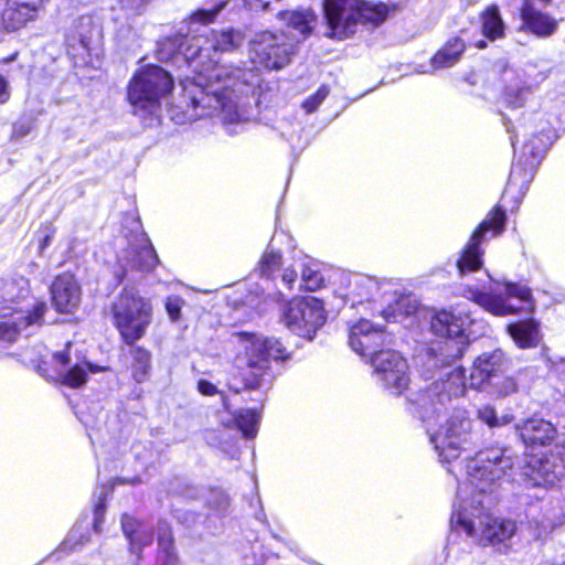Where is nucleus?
<instances>
[{"label": "nucleus", "instance_id": "obj_1", "mask_svg": "<svg viewBox=\"0 0 565 565\" xmlns=\"http://www.w3.org/2000/svg\"><path fill=\"white\" fill-rule=\"evenodd\" d=\"M244 38H205V45L192 55L191 65L196 75L184 86L189 99L188 110L181 117L172 115L179 124L217 114L224 124L247 121L250 116L249 94L259 84L254 68H233L220 64V53L241 46Z\"/></svg>", "mask_w": 565, "mask_h": 565}, {"label": "nucleus", "instance_id": "obj_2", "mask_svg": "<svg viewBox=\"0 0 565 565\" xmlns=\"http://www.w3.org/2000/svg\"><path fill=\"white\" fill-rule=\"evenodd\" d=\"M514 460L501 448L479 451L466 465V480L459 483L450 518L452 533L465 534L472 542L507 551V542L516 531L515 522L499 520L488 513L483 497L504 479H515Z\"/></svg>", "mask_w": 565, "mask_h": 565}, {"label": "nucleus", "instance_id": "obj_3", "mask_svg": "<svg viewBox=\"0 0 565 565\" xmlns=\"http://www.w3.org/2000/svg\"><path fill=\"white\" fill-rule=\"evenodd\" d=\"M431 331L445 338L443 347L431 349L439 351L444 358V369L427 390L413 393L409 397L408 411L422 422L427 423L439 417L452 397L462 396L466 392V376L461 367H451L450 363L462 356L471 339L484 333L486 324L471 318L467 303H457L437 311L430 321Z\"/></svg>", "mask_w": 565, "mask_h": 565}, {"label": "nucleus", "instance_id": "obj_4", "mask_svg": "<svg viewBox=\"0 0 565 565\" xmlns=\"http://www.w3.org/2000/svg\"><path fill=\"white\" fill-rule=\"evenodd\" d=\"M324 17L319 22L312 10L285 11L279 20L288 28L301 34L322 33L335 35V32L354 34L370 31L367 25L376 26L387 17V7L383 3L372 4L361 0H324Z\"/></svg>", "mask_w": 565, "mask_h": 565}, {"label": "nucleus", "instance_id": "obj_5", "mask_svg": "<svg viewBox=\"0 0 565 565\" xmlns=\"http://www.w3.org/2000/svg\"><path fill=\"white\" fill-rule=\"evenodd\" d=\"M50 353L47 349L39 344L32 349L24 351L23 362L34 367L40 375L46 379L60 380L68 387H81L87 382L88 374H95L105 371L107 367L94 364L79 355H73L72 344L66 343L63 351L55 352L51 355L54 364L55 374H51L49 370L47 358Z\"/></svg>", "mask_w": 565, "mask_h": 565}, {"label": "nucleus", "instance_id": "obj_6", "mask_svg": "<svg viewBox=\"0 0 565 565\" xmlns=\"http://www.w3.org/2000/svg\"><path fill=\"white\" fill-rule=\"evenodd\" d=\"M487 276L489 279L488 286L467 285L462 292L463 297L495 317L514 315L523 308L513 305L510 301L511 299H516L526 309L533 310L532 292L526 285L497 280L489 273Z\"/></svg>", "mask_w": 565, "mask_h": 565}, {"label": "nucleus", "instance_id": "obj_7", "mask_svg": "<svg viewBox=\"0 0 565 565\" xmlns=\"http://www.w3.org/2000/svg\"><path fill=\"white\" fill-rule=\"evenodd\" d=\"M172 87V77L160 66L151 65L140 70L128 86V100L134 114L141 119L157 116L161 99Z\"/></svg>", "mask_w": 565, "mask_h": 565}, {"label": "nucleus", "instance_id": "obj_8", "mask_svg": "<svg viewBox=\"0 0 565 565\" xmlns=\"http://www.w3.org/2000/svg\"><path fill=\"white\" fill-rule=\"evenodd\" d=\"M111 322L122 341L132 345L145 337L152 320L151 301L135 290L124 289L110 306Z\"/></svg>", "mask_w": 565, "mask_h": 565}, {"label": "nucleus", "instance_id": "obj_9", "mask_svg": "<svg viewBox=\"0 0 565 565\" xmlns=\"http://www.w3.org/2000/svg\"><path fill=\"white\" fill-rule=\"evenodd\" d=\"M235 340L238 348L244 350L243 363L252 376L246 379L247 388H256L263 384L270 361H284L289 356L284 344L275 338L244 332L236 334Z\"/></svg>", "mask_w": 565, "mask_h": 565}, {"label": "nucleus", "instance_id": "obj_10", "mask_svg": "<svg viewBox=\"0 0 565 565\" xmlns=\"http://www.w3.org/2000/svg\"><path fill=\"white\" fill-rule=\"evenodd\" d=\"M471 425L467 411L457 408L436 431L427 428L430 443L441 462H451L468 448L472 441Z\"/></svg>", "mask_w": 565, "mask_h": 565}, {"label": "nucleus", "instance_id": "obj_11", "mask_svg": "<svg viewBox=\"0 0 565 565\" xmlns=\"http://www.w3.org/2000/svg\"><path fill=\"white\" fill-rule=\"evenodd\" d=\"M323 302L316 297L296 298L281 310L285 326L295 334L311 340L326 322Z\"/></svg>", "mask_w": 565, "mask_h": 565}, {"label": "nucleus", "instance_id": "obj_12", "mask_svg": "<svg viewBox=\"0 0 565 565\" xmlns=\"http://www.w3.org/2000/svg\"><path fill=\"white\" fill-rule=\"evenodd\" d=\"M505 220V211L501 206H495L479 224L457 259L456 265L461 277L477 271L482 267L483 250L480 245L487 239L489 233L491 237L500 235L504 230Z\"/></svg>", "mask_w": 565, "mask_h": 565}, {"label": "nucleus", "instance_id": "obj_13", "mask_svg": "<svg viewBox=\"0 0 565 565\" xmlns=\"http://www.w3.org/2000/svg\"><path fill=\"white\" fill-rule=\"evenodd\" d=\"M552 137V128H542L539 135L535 136V140H537V142L531 141V143H525L523 146L520 158L512 164L507 184V192L516 189L519 193L522 195L524 194L530 182L534 178L535 169L545 153Z\"/></svg>", "mask_w": 565, "mask_h": 565}, {"label": "nucleus", "instance_id": "obj_14", "mask_svg": "<svg viewBox=\"0 0 565 565\" xmlns=\"http://www.w3.org/2000/svg\"><path fill=\"white\" fill-rule=\"evenodd\" d=\"M376 381L392 394L399 395L409 383L406 360L396 351L381 350L370 361Z\"/></svg>", "mask_w": 565, "mask_h": 565}, {"label": "nucleus", "instance_id": "obj_15", "mask_svg": "<svg viewBox=\"0 0 565 565\" xmlns=\"http://www.w3.org/2000/svg\"><path fill=\"white\" fill-rule=\"evenodd\" d=\"M29 294V281L23 277L2 281L0 285V318L12 321L26 316L28 311L33 313L35 305L43 303V301L26 302ZM44 305L46 306L45 302Z\"/></svg>", "mask_w": 565, "mask_h": 565}, {"label": "nucleus", "instance_id": "obj_16", "mask_svg": "<svg viewBox=\"0 0 565 565\" xmlns=\"http://www.w3.org/2000/svg\"><path fill=\"white\" fill-rule=\"evenodd\" d=\"M289 38H259L249 42L250 61L254 68L263 66L268 70L282 68L290 62L294 44Z\"/></svg>", "mask_w": 565, "mask_h": 565}, {"label": "nucleus", "instance_id": "obj_17", "mask_svg": "<svg viewBox=\"0 0 565 565\" xmlns=\"http://www.w3.org/2000/svg\"><path fill=\"white\" fill-rule=\"evenodd\" d=\"M324 282L321 265L309 257L297 260L292 266L285 267L280 275L281 288L286 290L316 291Z\"/></svg>", "mask_w": 565, "mask_h": 565}, {"label": "nucleus", "instance_id": "obj_18", "mask_svg": "<svg viewBox=\"0 0 565 565\" xmlns=\"http://www.w3.org/2000/svg\"><path fill=\"white\" fill-rule=\"evenodd\" d=\"M385 333L382 328L374 326L366 319H361L350 328L349 344L354 352L364 358L379 353L385 342Z\"/></svg>", "mask_w": 565, "mask_h": 565}, {"label": "nucleus", "instance_id": "obj_19", "mask_svg": "<svg viewBox=\"0 0 565 565\" xmlns=\"http://www.w3.org/2000/svg\"><path fill=\"white\" fill-rule=\"evenodd\" d=\"M509 360L504 352L497 349L492 352L480 354L473 362L469 377V385L473 388H481L502 375L509 369Z\"/></svg>", "mask_w": 565, "mask_h": 565}, {"label": "nucleus", "instance_id": "obj_20", "mask_svg": "<svg viewBox=\"0 0 565 565\" xmlns=\"http://www.w3.org/2000/svg\"><path fill=\"white\" fill-rule=\"evenodd\" d=\"M503 87V102L512 108L522 107L531 87L537 82L530 72L521 68L505 66L501 71Z\"/></svg>", "mask_w": 565, "mask_h": 565}, {"label": "nucleus", "instance_id": "obj_21", "mask_svg": "<svg viewBox=\"0 0 565 565\" xmlns=\"http://www.w3.org/2000/svg\"><path fill=\"white\" fill-rule=\"evenodd\" d=\"M40 0H8L2 12L0 31L17 32L36 18Z\"/></svg>", "mask_w": 565, "mask_h": 565}, {"label": "nucleus", "instance_id": "obj_22", "mask_svg": "<svg viewBox=\"0 0 565 565\" xmlns=\"http://www.w3.org/2000/svg\"><path fill=\"white\" fill-rule=\"evenodd\" d=\"M159 262L158 255L143 231H140L129 239L126 266L142 271L152 270Z\"/></svg>", "mask_w": 565, "mask_h": 565}, {"label": "nucleus", "instance_id": "obj_23", "mask_svg": "<svg viewBox=\"0 0 565 565\" xmlns=\"http://www.w3.org/2000/svg\"><path fill=\"white\" fill-rule=\"evenodd\" d=\"M54 307L60 312H72L81 302V287L71 274L57 276L51 285Z\"/></svg>", "mask_w": 565, "mask_h": 565}, {"label": "nucleus", "instance_id": "obj_24", "mask_svg": "<svg viewBox=\"0 0 565 565\" xmlns=\"http://www.w3.org/2000/svg\"><path fill=\"white\" fill-rule=\"evenodd\" d=\"M342 279L345 285L342 297L347 302H351L352 307L374 299L381 288L375 278L363 274H345Z\"/></svg>", "mask_w": 565, "mask_h": 565}, {"label": "nucleus", "instance_id": "obj_25", "mask_svg": "<svg viewBox=\"0 0 565 565\" xmlns=\"http://www.w3.org/2000/svg\"><path fill=\"white\" fill-rule=\"evenodd\" d=\"M522 28L535 35H551L557 30V20L535 8L533 0H523L521 7Z\"/></svg>", "mask_w": 565, "mask_h": 565}, {"label": "nucleus", "instance_id": "obj_26", "mask_svg": "<svg viewBox=\"0 0 565 565\" xmlns=\"http://www.w3.org/2000/svg\"><path fill=\"white\" fill-rule=\"evenodd\" d=\"M47 309L44 303H38L33 313L28 311L26 316H22L19 320H3L0 318V340L12 342L17 335L30 327L41 326L43 316Z\"/></svg>", "mask_w": 565, "mask_h": 565}, {"label": "nucleus", "instance_id": "obj_27", "mask_svg": "<svg viewBox=\"0 0 565 565\" xmlns=\"http://www.w3.org/2000/svg\"><path fill=\"white\" fill-rule=\"evenodd\" d=\"M465 47L466 45L461 38H452L430 58L427 68L417 70L416 72L427 74L451 67L459 61Z\"/></svg>", "mask_w": 565, "mask_h": 565}, {"label": "nucleus", "instance_id": "obj_28", "mask_svg": "<svg viewBox=\"0 0 565 565\" xmlns=\"http://www.w3.org/2000/svg\"><path fill=\"white\" fill-rule=\"evenodd\" d=\"M520 436L526 445H546L556 435V428L551 422L533 417L522 424Z\"/></svg>", "mask_w": 565, "mask_h": 565}, {"label": "nucleus", "instance_id": "obj_29", "mask_svg": "<svg viewBox=\"0 0 565 565\" xmlns=\"http://www.w3.org/2000/svg\"><path fill=\"white\" fill-rule=\"evenodd\" d=\"M121 527L125 536L129 541L132 553L139 554L143 547L152 543L153 535L148 524L139 522L128 514H124Z\"/></svg>", "mask_w": 565, "mask_h": 565}, {"label": "nucleus", "instance_id": "obj_30", "mask_svg": "<svg viewBox=\"0 0 565 565\" xmlns=\"http://www.w3.org/2000/svg\"><path fill=\"white\" fill-rule=\"evenodd\" d=\"M157 565H180L171 526L160 521L157 527Z\"/></svg>", "mask_w": 565, "mask_h": 565}, {"label": "nucleus", "instance_id": "obj_31", "mask_svg": "<svg viewBox=\"0 0 565 565\" xmlns=\"http://www.w3.org/2000/svg\"><path fill=\"white\" fill-rule=\"evenodd\" d=\"M556 472L550 471L548 461H531L520 473V480L529 487H542L553 484Z\"/></svg>", "mask_w": 565, "mask_h": 565}, {"label": "nucleus", "instance_id": "obj_32", "mask_svg": "<svg viewBox=\"0 0 565 565\" xmlns=\"http://www.w3.org/2000/svg\"><path fill=\"white\" fill-rule=\"evenodd\" d=\"M508 331L521 349L535 348L540 342L539 324L532 319L509 324Z\"/></svg>", "mask_w": 565, "mask_h": 565}, {"label": "nucleus", "instance_id": "obj_33", "mask_svg": "<svg viewBox=\"0 0 565 565\" xmlns=\"http://www.w3.org/2000/svg\"><path fill=\"white\" fill-rule=\"evenodd\" d=\"M132 376L136 382L142 383L147 380L150 370V353L141 347H131Z\"/></svg>", "mask_w": 565, "mask_h": 565}, {"label": "nucleus", "instance_id": "obj_34", "mask_svg": "<svg viewBox=\"0 0 565 565\" xmlns=\"http://www.w3.org/2000/svg\"><path fill=\"white\" fill-rule=\"evenodd\" d=\"M482 35H503L504 23L498 7L487 8L480 15Z\"/></svg>", "mask_w": 565, "mask_h": 565}, {"label": "nucleus", "instance_id": "obj_35", "mask_svg": "<svg viewBox=\"0 0 565 565\" xmlns=\"http://www.w3.org/2000/svg\"><path fill=\"white\" fill-rule=\"evenodd\" d=\"M281 265V255L277 252H274L271 249H267L262 259L259 260L258 265V271L262 277L266 279H273L276 280L277 278L280 279V275L284 270L280 269Z\"/></svg>", "mask_w": 565, "mask_h": 565}, {"label": "nucleus", "instance_id": "obj_36", "mask_svg": "<svg viewBox=\"0 0 565 565\" xmlns=\"http://www.w3.org/2000/svg\"><path fill=\"white\" fill-rule=\"evenodd\" d=\"M234 425L246 438H254L258 430L259 415L254 409H242L233 415Z\"/></svg>", "mask_w": 565, "mask_h": 565}, {"label": "nucleus", "instance_id": "obj_37", "mask_svg": "<svg viewBox=\"0 0 565 565\" xmlns=\"http://www.w3.org/2000/svg\"><path fill=\"white\" fill-rule=\"evenodd\" d=\"M225 3L222 2L211 9H200L188 19V32H199L201 25H207L215 21L216 15L222 11Z\"/></svg>", "mask_w": 565, "mask_h": 565}, {"label": "nucleus", "instance_id": "obj_38", "mask_svg": "<svg viewBox=\"0 0 565 565\" xmlns=\"http://www.w3.org/2000/svg\"><path fill=\"white\" fill-rule=\"evenodd\" d=\"M489 385L491 386L492 393L498 397H505L518 391V383L512 376L498 375Z\"/></svg>", "mask_w": 565, "mask_h": 565}, {"label": "nucleus", "instance_id": "obj_39", "mask_svg": "<svg viewBox=\"0 0 565 565\" xmlns=\"http://www.w3.org/2000/svg\"><path fill=\"white\" fill-rule=\"evenodd\" d=\"M478 418L491 428L504 426L511 420L509 416L499 417L494 407L490 405L478 409Z\"/></svg>", "mask_w": 565, "mask_h": 565}, {"label": "nucleus", "instance_id": "obj_40", "mask_svg": "<svg viewBox=\"0 0 565 565\" xmlns=\"http://www.w3.org/2000/svg\"><path fill=\"white\" fill-rule=\"evenodd\" d=\"M88 525L83 526L82 523H77L71 531L68 537L64 541V547H68L71 550L75 548L78 545H84L88 542Z\"/></svg>", "mask_w": 565, "mask_h": 565}, {"label": "nucleus", "instance_id": "obj_41", "mask_svg": "<svg viewBox=\"0 0 565 565\" xmlns=\"http://www.w3.org/2000/svg\"><path fill=\"white\" fill-rule=\"evenodd\" d=\"M330 89L328 86L322 85L319 89L307 99L302 102V108L307 114L315 113L323 100L328 97Z\"/></svg>", "mask_w": 565, "mask_h": 565}, {"label": "nucleus", "instance_id": "obj_42", "mask_svg": "<svg viewBox=\"0 0 565 565\" xmlns=\"http://www.w3.org/2000/svg\"><path fill=\"white\" fill-rule=\"evenodd\" d=\"M183 306L184 300L179 296H169L166 299L164 307L171 321L177 322L180 320Z\"/></svg>", "mask_w": 565, "mask_h": 565}, {"label": "nucleus", "instance_id": "obj_43", "mask_svg": "<svg viewBox=\"0 0 565 565\" xmlns=\"http://www.w3.org/2000/svg\"><path fill=\"white\" fill-rule=\"evenodd\" d=\"M76 32L78 35H86L92 33H100V25L90 15L81 17L77 21Z\"/></svg>", "mask_w": 565, "mask_h": 565}, {"label": "nucleus", "instance_id": "obj_44", "mask_svg": "<svg viewBox=\"0 0 565 565\" xmlns=\"http://www.w3.org/2000/svg\"><path fill=\"white\" fill-rule=\"evenodd\" d=\"M106 499V490L103 489L99 494L98 503L95 507L94 511V530L99 532L100 523L103 522V515L105 511L104 500Z\"/></svg>", "mask_w": 565, "mask_h": 565}, {"label": "nucleus", "instance_id": "obj_45", "mask_svg": "<svg viewBox=\"0 0 565 565\" xmlns=\"http://www.w3.org/2000/svg\"><path fill=\"white\" fill-rule=\"evenodd\" d=\"M198 390L202 395L205 396H214L218 393L217 387L206 380H200L198 382Z\"/></svg>", "mask_w": 565, "mask_h": 565}, {"label": "nucleus", "instance_id": "obj_46", "mask_svg": "<svg viewBox=\"0 0 565 565\" xmlns=\"http://www.w3.org/2000/svg\"><path fill=\"white\" fill-rule=\"evenodd\" d=\"M271 0H244L246 7L250 10H265L268 8Z\"/></svg>", "mask_w": 565, "mask_h": 565}, {"label": "nucleus", "instance_id": "obj_47", "mask_svg": "<svg viewBox=\"0 0 565 565\" xmlns=\"http://www.w3.org/2000/svg\"><path fill=\"white\" fill-rule=\"evenodd\" d=\"M9 98L8 84L6 79L0 76V103H4Z\"/></svg>", "mask_w": 565, "mask_h": 565}, {"label": "nucleus", "instance_id": "obj_48", "mask_svg": "<svg viewBox=\"0 0 565 565\" xmlns=\"http://www.w3.org/2000/svg\"><path fill=\"white\" fill-rule=\"evenodd\" d=\"M255 518L260 522L263 523L264 525H266L267 527H270L269 526V522H268V519L265 514V511L263 509V507L260 505L259 508V511L255 514Z\"/></svg>", "mask_w": 565, "mask_h": 565}, {"label": "nucleus", "instance_id": "obj_49", "mask_svg": "<svg viewBox=\"0 0 565 565\" xmlns=\"http://www.w3.org/2000/svg\"><path fill=\"white\" fill-rule=\"evenodd\" d=\"M504 125L507 126L508 131L512 134L510 138H511L512 146L514 147L515 146V140H516L518 136H516V134L511 131V129H510V127H509V125L507 122Z\"/></svg>", "mask_w": 565, "mask_h": 565}, {"label": "nucleus", "instance_id": "obj_50", "mask_svg": "<svg viewBox=\"0 0 565 565\" xmlns=\"http://www.w3.org/2000/svg\"><path fill=\"white\" fill-rule=\"evenodd\" d=\"M383 316L384 318L390 321L391 319H393L394 321L396 320L395 316L391 315L388 311L384 310L383 311Z\"/></svg>", "mask_w": 565, "mask_h": 565}, {"label": "nucleus", "instance_id": "obj_51", "mask_svg": "<svg viewBox=\"0 0 565 565\" xmlns=\"http://www.w3.org/2000/svg\"><path fill=\"white\" fill-rule=\"evenodd\" d=\"M476 46L479 47V49L486 47L487 46L486 41H483V40L478 41Z\"/></svg>", "mask_w": 565, "mask_h": 565}, {"label": "nucleus", "instance_id": "obj_52", "mask_svg": "<svg viewBox=\"0 0 565 565\" xmlns=\"http://www.w3.org/2000/svg\"><path fill=\"white\" fill-rule=\"evenodd\" d=\"M437 360H438V358H437V355H435L433 358H429L428 363L431 364V365H436L437 364Z\"/></svg>", "mask_w": 565, "mask_h": 565}, {"label": "nucleus", "instance_id": "obj_53", "mask_svg": "<svg viewBox=\"0 0 565 565\" xmlns=\"http://www.w3.org/2000/svg\"><path fill=\"white\" fill-rule=\"evenodd\" d=\"M543 6H550L553 0H539Z\"/></svg>", "mask_w": 565, "mask_h": 565}, {"label": "nucleus", "instance_id": "obj_54", "mask_svg": "<svg viewBox=\"0 0 565 565\" xmlns=\"http://www.w3.org/2000/svg\"><path fill=\"white\" fill-rule=\"evenodd\" d=\"M271 536L278 541H281V542H285L280 536H278L277 534H275L274 532H271Z\"/></svg>", "mask_w": 565, "mask_h": 565}, {"label": "nucleus", "instance_id": "obj_55", "mask_svg": "<svg viewBox=\"0 0 565 565\" xmlns=\"http://www.w3.org/2000/svg\"><path fill=\"white\" fill-rule=\"evenodd\" d=\"M222 35L231 36V35H233V34H232V32L230 31V32H224V33H222Z\"/></svg>", "mask_w": 565, "mask_h": 565}, {"label": "nucleus", "instance_id": "obj_56", "mask_svg": "<svg viewBox=\"0 0 565 565\" xmlns=\"http://www.w3.org/2000/svg\"><path fill=\"white\" fill-rule=\"evenodd\" d=\"M79 39V42L85 46L86 43L84 42V38H78Z\"/></svg>", "mask_w": 565, "mask_h": 565}, {"label": "nucleus", "instance_id": "obj_57", "mask_svg": "<svg viewBox=\"0 0 565 565\" xmlns=\"http://www.w3.org/2000/svg\"><path fill=\"white\" fill-rule=\"evenodd\" d=\"M403 306V300L397 303V307L401 308Z\"/></svg>", "mask_w": 565, "mask_h": 565}]
</instances>
